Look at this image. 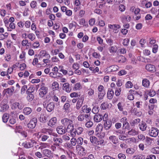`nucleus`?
Segmentation results:
<instances>
[{
	"instance_id": "de8ad7c7",
	"label": "nucleus",
	"mask_w": 159,
	"mask_h": 159,
	"mask_svg": "<svg viewBox=\"0 0 159 159\" xmlns=\"http://www.w3.org/2000/svg\"><path fill=\"white\" fill-rule=\"evenodd\" d=\"M107 102H103L101 104L100 106V108L101 109L106 110L107 109Z\"/></svg>"
},
{
	"instance_id": "f704fd0d",
	"label": "nucleus",
	"mask_w": 159,
	"mask_h": 159,
	"mask_svg": "<svg viewBox=\"0 0 159 159\" xmlns=\"http://www.w3.org/2000/svg\"><path fill=\"white\" fill-rule=\"evenodd\" d=\"M27 96L26 97V99L29 102L32 101L34 98V94L32 93H30L27 94Z\"/></svg>"
},
{
	"instance_id": "e433bc0d",
	"label": "nucleus",
	"mask_w": 159,
	"mask_h": 159,
	"mask_svg": "<svg viewBox=\"0 0 159 159\" xmlns=\"http://www.w3.org/2000/svg\"><path fill=\"white\" fill-rule=\"evenodd\" d=\"M59 85L58 83L57 82H54L52 84V89L53 90H57L58 89Z\"/></svg>"
},
{
	"instance_id": "bf43d9fd",
	"label": "nucleus",
	"mask_w": 159,
	"mask_h": 159,
	"mask_svg": "<svg viewBox=\"0 0 159 159\" xmlns=\"http://www.w3.org/2000/svg\"><path fill=\"white\" fill-rule=\"evenodd\" d=\"M121 89L120 88H116L115 92V94L117 96H119L120 93Z\"/></svg>"
},
{
	"instance_id": "473e14b6",
	"label": "nucleus",
	"mask_w": 159,
	"mask_h": 159,
	"mask_svg": "<svg viewBox=\"0 0 159 159\" xmlns=\"http://www.w3.org/2000/svg\"><path fill=\"white\" fill-rule=\"evenodd\" d=\"M9 115L8 114L5 113L4 114L2 117V119L4 123H6L9 119Z\"/></svg>"
},
{
	"instance_id": "f3484780",
	"label": "nucleus",
	"mask_w": 159,
	"mask_h": 159,
	"mask_svg": "<svg viewBox=\"0 0 159 159\" xmlns=\"http://www.w3.org/2000/svg\"><path fill=\"white\" fill-rule=\"evenodd\" d=\"M103 116L99 114H97L94 116L93 120L95 122H100L102 120Z\"/></svg>"
},
{
	"instance_id": "5fc2aeb1",
	"label": "nucleus",
	"mask_w": 159,
	"mask_h": 159,
	"mask_svg": "<svg viewBox=\"0 0 159 159\" xmlns=\"http://www.w3.org/2000/svg\"><path fill=\"white\" fill-rule=\"evenodd\" d=\"M138 138L140 141H143L145 139V137L143 134H140L138 135Z\"/></svg>"
},
{
	"instance_id": "338daca9",
	"label": "nucleus",
	"mask_w": 159,
	"mask_h": 159,
	"mask_svg": "<svg viewBox=\"0 0 159 159\" xmlns=\"http://www.w3.org/2000/svg\"><path fill=\"white\" fill-rule=\"evenodd\" d=\"M76 23L75 22L72 21L71 23H70L69 24V28L70 29L73 27H75V24Z\"/></svg>"
},
{
	"instance_id": "2eb2a0df",
	"label": "nucleus",
	"mask_w": 159,
	"mask_h": 159,
	"mask_svg": "<svg viewBox=\"0 0 159 159\" xmlns=\"http://www.w3.org/2000/svg\"><path fill=\"white\" fill-rule=\"evenodd\" d=\"M108 27L109 28L113 30L114 31H115V33H116L118 31V30L116 31L117 29H119L120 26V25L118 24H108Z\"/></svg>"
},
{
	"instance_id": "423d86ee",
	"label": "nucleus",
	"mask_w": 159,
	"mask_h": 159,
	"mask_svg": "<svg viewBox=\"0 0 159 159\" xmlns=\"http://www.w3.org/2000/svg\"><path fill=\"white\" fill-rule=\"evenodd\" d=\"M76 142L78 145L76 146V148L78 150H82V151H84V149L82 148V146L79 144L82 145L83 142V139L82 138H79L77 140H76Z\"/></svg>"
},
{
	"instance_id": "9d476101",
	"label": "nucleus",
	"mask_w": 159,
	"mask_h": 159,
	"mask_svg": "<svg viewBox=\"0 0 159 159\" xmlns=\"http://www.w3.org/2000/svg\"><path fill=\"white\" fill-rule=\"evenodd\" d=\"M78 100L76 103V108L78 110L82 105L84 100V98L82 96H81L80 98H78Z\"/></svg>"
},
{
	"instance_id": "864d4df0",
	"label": "nucleus",
	"mask_w": 159,
	"mask_h": 159,
	"mask_svg": "<svg viewBox=\"0 0 159 159\" xmlns=\"http://www.w3.org/2000/svg\"><path fill=\"white\" fill-rule=\"evenodd\" d=\"M27 89V86L26 85L23 86L21 89L20 93L21 94H23L25 92L26 90Z\"/></svg>"
},
{
	"instance_id": "dca6fc26",
	"label": "nucleus",
	"mask_w": 159,
	"mask_h": 159,
	"mask_svg": "<svg viewBox=\"0 0 159 159\" xmlns=\"http://www.w3.org/2000/svg\"><path fill=\"white\" fill-rule=\"evenodd\" d=\"M103 127L106 130L109 129L111 126V122L109 120L104 121Z\"/></svg>"
},
{
	"instance_id": "8fccbe9b",
	"label": "nucleus",
	"mask_w": 159,
	"mask_h": 159,
	"mask_svg": "<svg viewBox=\"0 0 159 159\" xmlns=\"http://www.w3.org/2000/svg\"><path fill=\"white\" fill-rule=\"evenodd\" d=\"M34 91V89H33V87L32 86H30L27 89L26 91V93L27 94L32 93Z\"/></svg>"
},
{
	"instance_id": "cd10ccee",
	"label": "nucleus",
	"mask_w": 159,
	"mask_h": 159,
	"mask_svg": "<svg viewBox=\"0 0 159 159\" xmlns=\"http://www.w3.org/2000/svg\"><path fill=\"white\" fill-rule=\"evenodd\" d=\"M149 81L147 79H144L142 80L143 85L146 88H148L150 85Z\"/></svg>"
},
{
	"instance_id": "ea45409f",
	"label": "nucleus",
	"mask_w": 159,
	"mask_h": 159,
	"mask_svg": "<svg viewBox=\"0 0 159 159\" xmlns=\"http://www.w3.org/2000/svg\"><path fill=\"white\" fill-rule=\"evenodd\" d=\"M105 94V91L98 92V96L99 99H102Z\"/></svg>"
},
{
	"instance_id": "052dcab7",
	"label": "nucleus",
	"mask_w": 159,
	"mask_h": 159,
	"mask_svg": "<svg viewBox=\"0 0 159 159\" xmlns=\"http://www.w3.org/2000/svg\"><path fill=\"white\" fill-rule=\"evenodd\" d=\"M70 135L72 137H74L76 135V131L75 129L74 128L70 131Z\"/></svg>"
},
{
	"instance_id": "4d7b16f0",
	"label": "nucleus",
	"mask_w": 159,
	"mask_h": 159,
	"mask_svg": "<svg viewBox=\"0 0 159 159\" xmlns=\"http://www.w3.org/2000/svg\"><path fill=\"white\" fill-rule=\"evenodd\" d=\"M118 157L119 159H125L126 156L125 154L120 153L118 155Z\"/></svg>"
},
{
	"instance_id": "49530a36",
	"label": "nucleus",
	"mask_w": 159,
	"mask_h": 159,
	"mask_svg": "<svg viewBox=\"0 0 159 159\" xmlns=\"http://www.w3.org/2000/svg\"><path fill=\"white\" fill-rule=\"evenodd\" d=\"M86 123L85 124V126L88 128H89L92 126L93 125V123L90 120L89 121H86Z\"/></svg>"
},
{
	"instance_id": "a211bd4d",
	"label": "nucleus",
	"mask_w": 159,
	"mask_h": 159,
	"mask_svg": "<svg viewBox=\"0 0 159 159\" xmlns=\"http://www.w3.org/2000/svg\"><path fill=\"white\" fill-rule=\"evenodd\" d=\"M54 107L55 104L54 102H50L46 107L47 110L48 112H51L54 109Z\"/></svg>"
},
{
	"instance_id": "37998d69",
	"label": "nucleus",
	"mask_w": 159,
	"mask_h": 159,
	"mask_svg": "<svg viewBox=\"0 0 159 159\" xmlns=\"http://www.w3.org/2000/svg\"><path fill=\"white\" fill-rule=\"evenodd\" d=\"M47 119V117L46 116L42 115L39 117V120L41 122L45 123Z\"/></svg>"
},
{
	"instance_id": "c9c22d12",
	"label": "nucleus",
	"mask_w": 159,
	"mask_h": 159,
	"mask_svg": "<svg viewBox=\"0 0 159 159\" xmlns=\"http://www.w3.org/2000/svg\"><path fill=\"white\" fill-rule=\"evenodd\" d=\"M151 152L154 154H159V147H155L151 149Z\"/></svg>"
},
{
	"instance_id": "72a5a7b5",
	"label": "nucleus",
	"mask_w": 159,
	"mask_h": 159,
	"mask_svg": "<svg viewBox=\"0 0 159 159\" xmlns=\"http://www.w3.org/2000/svg\"><path fill=\"white\" fill-rule=\"evenodd\" d=\"M114 95V92L113 90H111L110 91L108 90L107 93V98L109 99H111L113 97Z\"/></svg>"
},
{
	"instance_id": "603ef678",
	"label": "nucleus",
	"mask_w": 159,
	"mask_h": 159,
	"mask_svg": "<svg viewBox=\"0 0 159 159\" xmlns=\"http://www.w3.org/2000/svg\"><path fill=\"white\" fill-rule=\"evenodd\" d=\"M133 84L130 81H127L125 84V87L126 88H131L133 87Z\"/></svg>"
},
{
	"instance_id": "680f3d73",
	"label": "nucleus",
	"mask_w": 159,
	"mask_h": 159,
	"mask_svg": "<svg viewBox=\"0 0 159 159\" xmlns=\"http://www.w3.org/2000/svg\"><path fill=\"white\" fill-rule=\"evenodd\" d=\"M139 43L141 46L142 47H144V44L146 43V40L145 39H141L140 40Z\"/></svg>"
},
{
	"instance_id": "ddd939ff",
	"label": "nucleus",
	"mask_w": 159,
	"mask_h": 159,
	"mask_svg": "<svg viewBox=\"0 0 159 159\" xmlns=\"http://www.w3.org/2000/svg\"><path fill=\"white\" fill-rule=\"evenodd\" d=\"M118 68L119 67L117 65H114L108 67L107 70L108 72L111 73L117 71Z\"/></svg>"
},
{
	"instance_id": "c85d7f7f",
	"label": "nucleus",
	"mask_w": 159,
	"mask_h": 159,
	"mask_svg": "<svg viewBox=\"0 0 159 159\" xmlns=\"http://www.w3.org/2000/svg\"><path fill=\"white\" fill-rule=\"evenodd\" d=\"M15 25L14 23H10L7 27V30L9 31H12V30L15 29Z\"/></svg>"
},
{
	"instance_id": "7c9ffc66",
	"label": "nucleus",
	"mask_w": 159,
	"mask_h": 159,
	"mask_svg": "<svg viewBox=\"0 0 159 159\" xmlns=\"http://www.w3.org/2000/svg\"><path fill=\"white\" fill-rule=\"evenodd\" d=\"M145 156L140 154L134 156L132 157V159H145Z\"/></svg>"
},
{
	"instance_id": "bb28decb",
	"label": "nucleus",
	"mask_w": 159,
	"mask_h": 159,
	"mask_svg": "<svg viewBox=\"0 0 159 159\" xmlns=\"http://www.w3.org/2000/svg\"><path fill=\"white\" fill-rule=\"evenodd\" d=\"M73 123V122H72V123L68 125L66 127H65L66 130V132H69L70 131L74 128V126Z\"/></svg>"
},
{
	"instance_id": "2f4dec72",
	"label": "nucleus",
	"mask_w": 159,
	"mask_h": 159,
	"mask_svg": "<svg viewBox=\"0 0 159 159\" xmlns=\"http://www.w3.org/2000/svg\"><path fill=\"white\" fill-rule=\"evenodd\" d=\"M6 93L8 94H12L14 90V87L12 86L10 88H8L5 89Z\"/></svg>"
},
{
	"instance_id": "69168bd1",
	"label": "nucleus",
	"mask_w": 159,
	"mask_h": 159,
	"mask_svg": "<svg viewBox=\"0 0 159 159\" xmlns=\"http://www.w3.org/2000/svg\"><path fill=\"white\" fill-rule=\"evenodd\" d=\"M78 120L79 121H81L84 120V114H80L77 117Z\"/></svg>"
},
{
	"instance_id": "79ce46f5",
	"label": "nucleus",
	"mask_w": 159,
	"mask_h": 159,
	"mask_svg": "<svg viewBox=\"0 0 159 159\" xmlns=\"http://www.w3.org/2000/svg\"><path fill=\"white\" fill-rule=\"evenodd\" d=\"M81 87V84L80 83H78L75 84L73 88V90H79Z\"/></svg>"
},
{
	"instance_id": "20e7f679",
	"label": "nucleus",
	"mask_w": 159,
	"mask_h": 159,
	"mask_svg": "<svg viewBox=\"0 0 159 159\" xmlns=\"http://www.w3.org/2000/svg\"><path fill=\"white\" fill-rule=\"evenodd\" d=\"M37 143L34 140H31L28 142H25L22 143V145L25 148H28L33 147Z\"/></svg>"
},
{
	"instance_id": "9b49d317",
	"label": "nucleus",
	"mask_w": 159,
	"mask_h": 159,
	"mask_svg": "<svg viewBox=\"0 0 159 159\" xmlns=\"http://www.w3.org/2000/svg\"><path fill=\"white\" fill-rule=\"evenodd\" d=\"M139 129L142 131H144L146 130L147 126V124L142 121L139 124Z\"/></svg>"
},
{
	"instance_id": "412c9836",
	"label": "nucleus",
	"mask_w": 159,
	"mask_h": 159,
	"mask_svg": "<svg viewBox=\"0 0 159 159\" xmlns=\"http://www.w3.org/2000/svg\"><path fill=\"white\" fill-rule=\"evenodd\" d=\"M57 118L55 117H54L52 118L48 123V126L52 127L55 125L57 122Z\"/></svg>"
},
{
	"instance_id": "13d9d810",
	"label": "nucleus",
	"mask_w": 159,
	"mask_h": 159,
	"mask_svg": "<svg viewBox=\"0 0 159 159\" xmlns=\"http://www.w3.org/2000/svg\"><path fill=\"white\" fill-rule=\"evenodd\" d=\"M129 39L126 38L124 39L123 42V44L124 45L127 46L129 44Z\"/></svg>"
},
{
	"instance_id": "aec40b11",
	"label": "nucleus",
	"mask_w": 159,
	"mask_h": 159,
	"mask_svg": "<svg viewBox=\"0 0 159 159\" xmlns=\"http://www.w3.org/2000/svg\"><path fill=\"white\" fill-rule=\"evenodd\" d=\"M109 139V140L111 141L114 144H117L118 142V139L114 135L110 136Z\"/></svg>"
},
{
	"instance_id": "b1692460",
	"label": "nucleus",
	"mask_w": 159,
	"mask_h": 159,
	"mask_svg": "<svg viewBox=\"0 0 159 159\" xmlns=\"http://www.w3.org/2000/svg\"><path fill=\"white\" fill-rule=\"evenodd\" d=\"M127 133L129 135L134 136L138 135L139 132L135 129H132L130 130Z\"/></svg>"
},
{
	"instance_id": "0e129e2a",
	"label": "nucleus",
	"mask_w": 159,
	"mask_h": 159,
	"mask_svg": "<svg viewBox=\"0 0 159 159\" xmlns=\"http://www.w3.org/2000/svg\"><path fill=\"white\" fill-rule=\"evenodd\" d=\"M70 97L71 98L78 97L80 95H79L76 92H73L71 93L70 94Z\"/></svg>"
},
{
	"instance_id": "4468645a",
	"label": "nucleus",
	"mask_w": 159,
	"mask_h": 159,
	"mask_svg": "<svg viewBox=\"0 0 159 159\" xmlns=\"http://www.w3.org/2000/svg\"><path fill=\"white\" fill-rule=\"evenodd\" d=\"M145 68L148 71L152 73L154 72L156 70L155 66L150 64L147 65Z\"/></svg>"
},
{
	"instance_id": "a19ab883",
	"label": "nucleus",
	"mask_w": 159,
	"mask_h": 159,
	"mask_svg": "<svg viewBox=\"0 0 159 159\" xmlns=\"http://www.w3.org/2000/svg\"><path fill=\"white\" fill-rule=\"evenodd\" d=\"M126 152L128 154L132 155L134 152V151L132 148H128L126 150Z\"/></svg>"
},
{
	"instance_id": "09e8293b",
	"label": "nucleus",
	"mask_w": 159,
	"mask_h": 159,
	"mask_svg": "<svg viewBox=\"0 0 159 159\" xmlns=\"http://www.w3.org/2000/svg\"><path fill=\"white\" fill-rule=\"evenodd\" d=\"M76 133L77 134H80L82 133L84 130V129L82 127H79L75 129Z\"/></svg>"
},
{
	"instance_id": "58836bf2",
	"label": "nucleus",
	"mask_w": 159,
	"mask_h": 159,
	"mask_svg": "<svg viewBox=\"0 0 159 159\" xmlns=\"http://www.w3.org/2000/svg\"><path fill=\"white\" fill-rule=\"evenodd\" d=\"M118 62L120 63H123L125 62L126 61V58L123 56H120L118 57Z\"/></svg>"
},
{
	"instance_id": "a18cd8bd",
	"label": "nucleus",
	"mask_w": 159,
	"mask_h": 159,
	"mask_svg": "<svg viewBox=\"0 0 159 159\" xmlns=\"http://www.w3.org/2000/svg\"><path fill=\"white\" fill-rule=\"evenodd\" d=\"M28 37L31 41H33L35 39V34L33 33H30L28 35Z\"/></svg>"
},
{
	"instance_id": "f8f14e48",
	"label": "nucleus",
	"mask_w": 159,
	"mask_h": 159,
	"mask_svg": "<svg viewBox=\"0 0 159 159\" xmlns=\"http://www.w3.org/2000/svg\"><path fill=\"white\" fill-rule=\"evenodd\" d=\"M12 107L14 109H18L19 110H21L23 108L24 106L21 103L16 102L13 103Z\"/></svg>"
},
{
	"instance_id": "a878e982",
	"label": "nucleus",
	"mask_w": 159,
	"mask_h": 159,
	"mask_svg": "<svg viewBox=\"0 0 159 159\" xmlns=\"http://www.w3.org/2000/svg\"><path fill=\"white\" fill-rule=\"evenodd\" d=\"M118 49L117 46H112L109 48V50L110 53L113 54L116 53Z\"/></svg>"
},
{
	"instance_id": "c03bdc74",
	"label": "nucleus",
	"mask_w": 159,
	"mask_h": 159,
	"mask_svg": "<svg viewBox=\"0 0 159 159\" xmlns=\"http://www.w3.org/2000/svg\"><path fill=\"white\" fill-rule=\"evenodd\" d=\"M123 127L125 129H127L128 130L130 129V125L128 121L125 122L123 124Z\"/></svg>"
},
{
	"instance_id": "1a4fd4ad",
	"label": "nucleus",
	"mask_w": 159,
	"mask_h": 159,
	"mask_svg": "<svg viewBox=\"0 0 159 159\" xmlns=\"http://www.w3.org/2000/svg\"><path fill=\"white\" fill-rule=\"evenodd\" d=\"M56 130L57 133L61 135L64 134L66 132L65 127L62 125L58 126Z\"/></svg>"
},
{
	"instance_id": "6ab92c4d",
	"label": "nucleus",
	"mask_w": 159,
	"mask_h": 159,
	"mask_svg": "<svg viewBox=\"0 0 159 159\" xmlns=\"http://www.w3.org/2000/svg\"><path fill=\"white\" fill-rule=\"evenodd\" d=\"M140 119L139 118H137L134 120H132L130 123V125L132 126H135L136 125L140 123Z\"/></svg>"
},
{
	"instance_id": "c756f323",
	"label": "nucleus",
	"mask_w": 159,
	"mask_h": 159,
	"mask_svg": "<svg viewBox=\"0 0 159 159\" xmlns=\"http://www.w3.org/2000/svg\"><path fill=\"white\" fill-rule=\"evenodd\" d=\"M32 110L29 107H25L23 110V112L26 115L30 114Z\"/></svg>"
},
{
	"instance_id": "6e6d98bb",
	"label": "nucleus",
	"mask_w": 159,
	"mask_h": 159,
	"mask_svg": "<svg viewBox=\"0 0 159 159\" xmlns=\"http://www.w3.org/2000/svg\"><path fill=\"white\" fill-rule=\"evenodd\" d=\"M158 46L157 44L154 45L152 47V51L154 53H156L158 50Z\"/></svg>"
},
{
	"instance_id": "f257e3e1",
	"label": "nucleus",
	"mask_w": 159,
	"mask_h": 159,
	"mask_svg": "<svg viewBox=\"0 0 159 159\" xmlns=\"http://www.w3.org/2000/svg\"><path fill=\"white\" fill-rule=\"evenodd\" d=\"M52 136H54L52 138L53 145L59 147L63 142L62 139L61 138L57 137L58 135L57 134H53Z\"/></svg>"
},
{
	"instance_id": "39448f33",
	"label": "nucleus",
	"mask_w": 159,
	"mask_h": 159,
	"mask_svg": "<svg viewBox=\"0 0 159 159\" xmlns=\"http://www.w3.org/2000/svg\"><path fill=\"white\" fill-rule=\"evenodd\" d=\"M39 95L40 97L42 98L47 93L48 89L47 87L44 86H42L39 89Z\"/></svg>"
},
{
	"instance_id": "4c0bfd02",
	"label": "nucleus",
	"mask_w": 159,
	"mask_h": 159,
	"mask_svg": "<svg viewBox=\"0 0 159 159\" xmlns=\"http://www.w3.org/2000/svg\"><path fill=\"white\" fill-rule=\"evenodd\" d=\"M100 110L99 108L97 106L94 107L92 109V112L94 114H97Z\"/></svg>"
},
{
	"instance_id": "774afa93",
	"label": "nucleus",
	"mask_w": 159,
	"mask_h": 159,
	"mask_svg": "<svg viewBox=\"0 0 159 159\" xmlns=\"http://www.w3.org/2000/svg\"><path fill=\"white\" fill-rule=\"evenodd\" d=\"M81 159H95V158L93 154H90L87 157H84Z\"/></svg>"
},
{
	"instance_id": "4be33fe9",
	"label": "nucleus",
	"mask_w": 159,
	"mask_h": 159,
	"mask_svg": "<svg viewBox=\"0 0 159 159\" xmlns=\"http://www.w3.org/2000/svg\"><path fill=\"white\" fill-rule=\"evenodd\" d=\"M0 106L1 107V109L0 110L1 111L4 112L9 108L8 106L4 103L3 101L2 102Z\"/></svg>"
},
{
	"instance_id": "5701e85b",
	"label": "nucleus",
	"mask_w": 159,
	"mask_h": 159,
	"mask_svg": "<svg viewBox=\"0 0 159 159\" xmlns=\"http://www.w3.org/2000/svg\"><path fill=\"white\" fill-rule=\"evenodd\" d=\"M69 86V84L68 83H65L63 85V90L66 91L67 92L69 93L71 90Z\"/></svg>"
},
{
	"instance_id": "3c124183",
	"label": "nucleus",
	"mask_w": 159,
	"mask_h": 159,
	"mask_svg": "<svg viewBox=\"0 0 159 159\" xmlns=\"http://www.w3.org/2000/svg\"><path fill=\"white\" fill-rule=\"evenodd\" d=\"M152 139L151 138L147 137L146 140V143L147 145H150L152 143Z\"/></svg>"
},
{
	"instance_id": "6e6552de",
	"label": "nucleus",
	"mask_w": 159,
	"mask_h": 159,
	"mask_svg": "<svg viewBox=\"0 0 159 159\" xmlns=\"http://www.w3.org/2000/svg\"><path fill=\"white\" fill-rule=\"evenodd\" d=\"M43 154L45 156L48 157L49 159H52L53 157V154L49 150L46 149L43 150Z\"/></svg>"
},
{
	"instance_id": "0eeeda50",
	"label": "nucleus",
	"mask_w": 159,
	"mask_h": 159,
	"mask_svg": "<svg viewBox=\"0 0 159 159\" xmlns=\"http://www.w3.org/2000/svg\"><path fill=\"white\" fill-rule=\"evenodd\" d=\"M73 121L71 119L67 118H64L61 120V122L64 127H66L67 125L72 123Z\"/></svg>"
},
{
	"instance_id": "393cba45",
	"label": "nucleus",
	"mask_w": 159,
	"mask_h": 159,
	"mask_svg": "<svg viewBox=\"0 0 159 159\" xmlns=\"http://www.w3.org/2000/svg\"><path fill=\"white\" fill-rule=\"evenodd\" d=\"M90 140L91 142L94 144H99V141L97 140V138L94 136H91L90 137Z\"/></svg>"
},
{
	"instance_id": "e2e57ef3",
	"label": "nucleus",
	"mask_w": 159,
	"mask_h": 159,
	"mask_svg": "<svg viewBox=\"0 0 159 159\" xmlns=\"http://www.w3.org/2000/svg\"><path fill=\"white\" fill-rule=\"evenodd\" d=\"M84 119H85L86 121H89L90 120L91 118L90 117L89 114H84Z\"/></svg>"
},
{
	"instance_id": "f03ea898",
	"label": "nucleus",
	"mask_w": 159,
	"mask_h": 159,
	"mask_svg": "<svg viewBox=\"0 0 159 159\" xmlns=\"http://www.w3.org/2000/svg\"><path fill=\"white\" fill-rule=\"evenodd\" d=\"M159 129L154 127H152L148 130V134L151 137H155L158 134Z\"/></svg>"
},
{
	"instance_id": "7ed1b4c3",
	"label": "nucleus",
	"mask_w": 159,
	"mask_h": 159,
	"mask_svg": "<svg viewBox=\"0 0 159 159\" xmlns=\"http://www.w3.org/2000/svg\"><path fill=\"white\" fill-rule=\"evenodd\" d=\"M37 122V118L34 117L27 124V127L30 129H33L36 127Z\"/></svg>"
}]
</instances>
